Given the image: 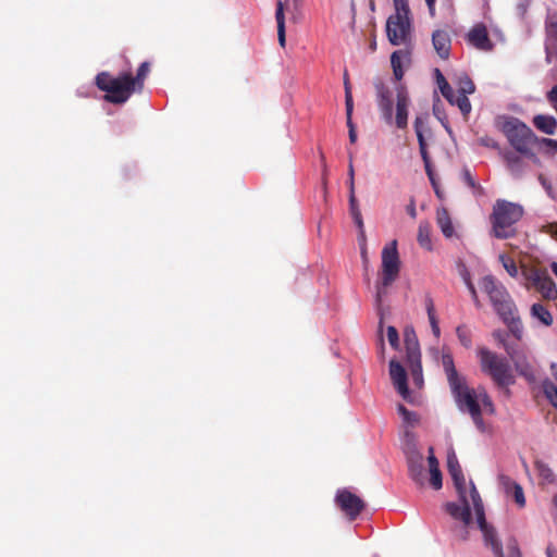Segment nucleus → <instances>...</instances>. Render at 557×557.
<instances>
[{"instance_id": "1", "label": "nucleus", "mask_w": 557, "mask_h": 557, "mask_svg": "<svg viewBox=\"0 0 557 557\" xmlns=\"http://www.w3.org/2000/svg\"><path fill=\"white\" fill-rule=\"evenodd\" d=\"M499 129L507 138L510 146L525 158L532 159L537 162L539 159L533 152V147L536 145L537 137L533 131L517 117H507L499 125Z\"/></svg>"}, {"instance_id": "2", "label": "nucleus", "mask_w": 557, "mask_h": 557, "mask_svg": "<svg viewBox=\"0 0 557 557\" xmlns=\"http://www.w3.org/2000/svg\"><path fill=\"white\" fill-rule=\"evenodd\" d=\"M522 215L523 208L520 205L497 200L491 215L493 235L499 239L513 237L517 233L516 223Z\"/></svg>"}, {"instance_id": "3", "label": "nucleus", "mask_w": 557, "mask_h": 557, "mask_svg": "<svg viewBox=\"0 0 557 557\" xmlns=\"http://www.w3.org/2000/svg\"><path fill=\"white\" fill-rule=\"evenodd\" d=\"M97 87L106 91L104 100L114 104L125 103L137 91L134 82L131 81V72L112 76L108 72H101L96 76Z\"/></svg>"}, {"instance_id": "4", "label": "nucleus", "mask_w": 557, "mask_h": 557, "mask_svg": "<svg viewBox=\"0 0 557 557\" xmlns=\"http://www.w3.org/2000/svg\"><path fill=\"white\" fill-rule=\"evenodd\" d=\"M481 370L488 374L493 382L505 389V394L509 396L508 386L515 383L511 368L506 358L491 351L485 347L478 349Z\"/></svg>"}, {"instance_id": "5", "label": "nucleus", "mask_w": 557, "mask_h": 557, "mask_svg": "<svg viewBox=\"0 0 557 557\" xmlns=\"http://www.w3.org/2000/svg\"><path fill=\"white\" fill-rule=\"evenodd\" d=\"M395 13L386 21V34L393 46L406 45L411 39V11L408 0H393Z\"/></svg>"}, {"instance_id": "6", "label": "nucleus", "mask_w": 557, "mask_h": 557, "mask_svg": "<svg viewBox=\"0 0 557 557\" xmlns=\"http://www.w3.org/2000/svg\"><path fill=\"white\" fill-rule=\"evenodd\" d=\"M481 288L487 294L495 311L505 323L515 322L516 306L503 284L494 276L486 275L481 281Z\"/></svg>"}, {"instance_id": "7", "label": "nucleus", "mask_w": 557, "mask_h": 557, "mask_svg": "<svg viewBox=\"0 0 557 557\" xmlns=\"http://www.w3.org/2000/svg\"><path fill=\"white\" fill-rule=\"evenodd\" d=\"M400 270V260L397 250V240H393L386 245L382 250V272L381 281L376 284V302L382 301L383 296L386 294V289L391 286L398 277Z\"/></svg>"}, {"instance_id": "8", "label": "nucleus", "mask_w": 557, "mask_h": 557, "mask_svg": "<svg viewBox=\"0 0 557 557\" xmlns=\"http://www.w3.org/2000/svg\"><path fill=\"white\" fill-rule=\"evenodd\" d=\"M449 387L460 410L471 413L481 409L479 392L470 388L466 383V379L457 382L456 386L450 385Z\"/></svg>"}, {"instance_id": "9", "label": "nucleus", "mask_w": 557, "mask_h": 557, "mask_svg": "<svg viewBox=\"0 0 557 557\" xmlns=\"http://www.w3.org/2000/svg\"><path fill=\"white\" fill-rule=\"evenodd\" d=\"M335 503L351 521L357 519L364 509L363 500L346 488L337 491Z\"/></svg>"}, {"instance_id": "10", "label": "nucleus", "mask_w": 557, "mask_h": 557, "mask_svg": "<svg viewBox=\"0 0 557 557\" xmlns=\"http://www.w3.org/2000/svg\"><path fill=\"white\" fill-rule=\"evenodd\" d=\"M376 91V101L382 114L383 120L387 124L393 123V100L392 91L382 81L377 79L374 83Z\"/></svg>"}, {"instance_id": "11", "label": "nucleus", "mask_w": 557, "mask_h": 557, "mask_svg": "<svg viewBox=\"0 0 557 557\" xmlns=\"http://www.w3.org/2000/svg\"><path fill=\"white\" fill-rule=\"evenodd\" d=\"M406 459L410 478L416 483L423 484L424 465L422 454L416 447H411L406 453Z\"/></svg>"}, {"instance_id": "12", "label": "nucleus", "mask_w": 557, "mask_h": 557, "mask_svg": "<svg viewBox=\"0 0 557 557\" xmlns=\"http://www.w3.org/2000/svg\"><path fill=\"white\" fill-rule=\"evenodd\" d=\"M467 40L471 46L482 51H491L494 47L492 40L490 39L487 28L482 23L474 25L469 30L467 34Z\"/></svg>"}, {"instance_id": "13", "label": "nucleus", "mask_w": 557, "mask_h": 557, "mask_svg": "<svg viewBox=\"0 0 557 557\" xmlns=\"http://www.w3.org/2000/svg\"><path fill=\"white\" fill-rule=\"evenodd\" d=\"M389 375L397 392L405 400H408L410 393L407 384V372L395 359L389 361Z\"/></svg>"}, {"instance_id": "14", "label": "nucleus", "mask_w": 557, "mask_h": 557, "mask_svg": "<svg viewBox=\"0 0 557 557\" xmlns=\"http://www.w3.org/2000/svg\"><path fill=\"white\" fill-rule=\"evenodd\" d=\"M410 104V99L407 90L399 86L397 88L396 95V115H395V124L398 128H406L408 125V108Z\"/></svg>"}, {"instance_id": "15", "label": "nucleus", "mask_w": 557, "mask_h": 557, "mask_svg": "<svg viewBox=\"0 0 557 557\" xmlns=\"http://www.w3.org/2000/svg\"><path fill=\"white\" fill-rule=\"evenodd\" d=\"M547 270L532 263L521 264V276L524 280V287L527 289H536L540 285L542 277L546 275Z\"/></svg>"}, {"instance_id": "16", "label": "nucleus", "mask_w": 557, "mask_h": 557, "mask_svg": "<svg viewBox=\"0 0 557 557\" xmlns=\"http://www.w3.org/2000/svg\"><path fill=\"white\" fill-rule=\"evenodd\" d=\"M461 505L456 503H446L445 510L446 512L454 518L455 520L461 521L465 525H469L472 519L470 504L468 498L465 500H460Z\"/></svg>"}, {"instance_id": "17", "label": "nucleus", "mask_w": 557, "mask_h": 557, "mask_svg": "<svg viewBox=\"0 0 557 557\" xmlns=\"http://www.w3.org/2000/svg\"><path fill=\"white\" fill-rule=\"evenodd\" d=\"M499 482L503 485L506 495L511 496L516 504L523 508L525 506V497L522 486L507 475H500Z\"/></svg>"}, {"instance_id": "18", "label": "nucleus", "mask_w": 557, "mask_h": 557, "mask_svg": "<svg viewBox=\"0 0 557 557\" xmlns=\"http://www.w3.org/2000/svg\"><path fill=\"white\" fill-rule=\"evenodd\" d=\"M432 44L440 58L444 60L448 59L450 53L451 40L449 34L446 30L436 29L435 32H433Z\"/></svg>"}, {"instance_id": "19", "label": "nucleus", "mask_w": 557, "mask_h": 557, "mask_svg": "<svg viewBox=\"0 0 557 557\" xmlns=\"http://www.w3.org/2000/svg\"><path fill=\"white\" fill-rule=\"evenodd\" d=\"M404 342L406 347L407 361L421 359L419 341L412 326L405 327Z\"/></svg>"}, {"instance_id": "20", "label": "nucleus", "mask_w": 557, "mask_h": 557, "mask_svg": "<svg viewBox=\"0 0 557 557\" xmlns=\"http://www.w3.org/2000/svg\"><path fill=\"white\" fill-rule=\"evenodd\" d=\"M500 156L511 174L520 176L523 173L525 169V162L523 160L524 156L520 154L516 150H500Z\"/></svg>"}, {"instance_id": "21", "label": "nucleus", "mask_w": 557, "mask_h": 557, "mask_svg": "<svg viewBox=\"0 0 557 557\" xmlns=\"http://www.w3.org/2000/svg\"><path fill=\"white\" fill-rule=\"evenodd\" d=\"M507 352L510 356V359L512 360L518 373L529 381H534L535 370L529 362L528 357L524 354H511L508 349Z\"/></svg>"}, {"instance_id": "22", "label": "nucleus", "mask_w": 557, "mask_h": 557, "mask_svg": "<svg viewBox=\"0 0 557 557\" xmlns=\"http://www.w3.org/2000/svg\"><path fill=\"white\" fill-rule=\"evenodd\" d=\"M442 366H443L444 372L446 374L449 386L450 385L456 386L457 382L465 379L463 376H461L458 373V371L455 367L454 357L449 350H447V351L443 350Z\"/></svg>"}, {"instance_id": "23", "label": "nucleus", "mask_w": 557, "mask_h": 557, "mask_svg": "<svg viewBox=\"0 0 557 557\" xmlns=\"http://www.w3.org/2000/svg\"><path fill=\"white\" fill-rule=\"evenodd\" d=\"M428 463H429V470H430V484L434 490L442 488L443 481H442V472L440 470V463L437 458L434 455V448L429 447V456H428Z\"/></svg>"}, {"instance_id": "24", "label": "nucleus", "mask_w": 557, "mask_h": 557, "mask_svg": "<svg viewBox=\"0 0 557 557\" xmlns=\"http://www.w3.org/2000/svg\"><path fill=\"white\" fill-rule=\"evenodd\" d=\"M470 484H471L470 497H471L473 508L475 511L478 525L480 529L486 528L490 524L485 520V513H484V507H483L482 499H481L480 494H479L478 490L475 488L474 484L472 482H470Z\"/></svg>"}, {"instance_id": "25", "label": "nucleus", "mask_w": 557, "mask_h": 557, "mask_svg": "<svg viewBox=\"0 0 557 557\" xmlns=\"http://www.w3.org/2000/svg\"><path fill=\"white\" fill-rule=\"evenodd\" d=\"M535 290L540 293L545 300L557 299V287L548 272L542 277V281Z\"/></svg>"}, {"instance_id": "26", "label": "nucleus", "mask_w": 557, "mask_h": 557, "mask_svg": "<svg viewBox=\"0 0 557 557\" xmlns=\"http://www.w3.org/2000/svg\"><path fill=\"white\" fill-rule=\"evenodd\" d=\"M534 126L541 132L553 135L557 128V121L552 115H536L533 119Z\"/></svg>"}, {"instance_id": "27", "label": "nucleus", "mask_w": 557, "mask_h": 557, "mask_svg": "<svg viewBox=\"0 0 557 557\" xmlns=\"http://www.w3.org/2000/svg\"><path fill=\"white\" fill-rule=\"evenodd\" d=\"M483 533L485 543L490 545L496 557H504L502 543L497 540L496 531L492 525L480 529Z\"/></svg>"}, {"instance_id": "28", "label": "nucleus", "mask_w": 557, "mask_h": 557, "mask_svg": "<svg viewBox=\"0 0 557 557\" xmlns=\"http://www.w3.org/2000/svg\"><path fill=\"white\" fill-rule=\"evenodd\" d=\"M410 53L406 50H396L391 55V64L396 81H400L404 76V70L401 67L403 60L409 61Z\"/></svg>"}, {"instance_id": "29", "label": "nucleus", "mask_w": 557, "mask_h": 557, "mask_svg": "<svg viewBox=\"0 0 557 557\" xmlns=\"http://www.w3.org/2000/svg\"><path fill=\"white\" fill-rule=\"evenodd\" d=\"M531 317L539 320L545 326H550L554 321L550 311L540 302L532 305Z\"/></svg>"}, {"instance_id": "30", "label": "nucleus", "mask_w": 557, "mask_h": 557, "mask_svg": "<svg viewBox=\"0 0 557 557\" xmlns=\"http://www.w3.org/2000/svg\"><path fill=\"white\" fill-rule=\"evenodd\" d=\"M436 221L441 231L445 237H451L454 234V227L448 211L445 208H441L436 212Z\"/></svg>"}, {"instance_id": "31", "label": "nucleus", "mask_w": 557, "mask_h": 557, "mask_svg": "<svg viewBox=\"0 0 557 557\" xmlns=\"http://www.w3.org/2000/svg\"><path fill=\"white\" fill-rule=\"evenodd\" d=\"M417 240L422 248L432 249L431 224L428 221H421L418 227Z\"/></svg>"}, {"instance_id": "32", "label": "nucleus", "mask_w": 557, "mask_h": 557, "mask_svg": "<svg viewBox=\"0 0 557 557\" xmlns=\"http://www.w3.org/2000/svg\"><path fill=\"white\" fill-rule=\"evenodd\" d=\"M275 20L277 24V37L281 47L285 46L286 37H285V16H284V8L282 1H277L276 3V12Z\"/></svg>"}, {"instance_id": "33", "label": "nucleus", "mask_w": 557, "mask_h": 557, "mask_svg": "<svg viewBox=\"0 0 557 557\" xmlns=\"http://www.w3.org/2000/svg\"><path fill=\"white\" fill-rule=\"evenodd\" d=\"M434 75H435V79H436L438 89L441 90V94L447 101H451L454 99V89L448 84L445 76L442 74V72L438 69L434 70Z\"/></svg>"}, {"instance_id": "34", "label": "nucleus", "mask_w": 557, "mask_h": 557, "mask_svg": "<svg viewBox=\"0 0 557 557\" xmlns=\"http://www.w3.org/2000/svg\"><path fill=\"white\" fill-rule=\"evenodd\" d=\"M448 102L453 106H457L466 119L471 112L472 107L467 94H459L454 91V99Z\"/></svg>"}, {"instance_id": "35", "label": "nucleus", "mask_w": 557, "mask_h": 557, "mask_svg": "<svg viewBox=\"0 0 557 557\" xmlns=\"http://www.w3.org/2000/svg\"><path fill=\"white\" fill-rule=\"evenodd\" d=\"M349 211H350V214H351L355 223L357 224L358 228L360 230L361 236L364 237L362 214L359 209V205H358L356 195H349Z\"/></svg>"}, {"instance_id": "36", "label": "nucleus", "mask_w": 557, "mask_h": 557, "mask_svg": "<svg viewBox=\"0 0 557 557\" xmlns=\"http://www.w3.org/2000/svg\"><path fill=\"white\" fill-rule=\"evenodd\" d=\"M149 72H150V63L143 62L137 70L136 76L134 77L131 74V81L134 82V87L136 88V90L138 92H140L143 90L144 82H145L146 77L148 76Z\"/></svg>"}, {"instance_id": "37", "label": "nucleus", "mask_w": 557, "mask_h": 557, "mask_svg": "<svg viewBox=\"0 0 557 557\" xmlns=\"http://www.w3.org/2000/svg\"><path fill=\"white\" fill-rule=\"evenodd\" d=\"M457 92L471 95L475 91V85L468 74L461 73L456 81Z\"/></svg>"}, {"instance_id": "38", "label": "nucleus", "mask_w": 557, "mask_h": 557, "mask_svg": "<svg viewBox=\"0 0 557 557\" xmlns=\"http://www.w3.org/2000/svg\"><path fill=\"white\" fill-rule=\"evenodd\" d=\"M407 364L410 369L413 384L418 388H421L423 385V373H422L421 359L409 360V361H407Z\"/></svg>"}, {"instance_id": "39", "label": "nucleus", "mask_w": 557, "mask_h": 557, "mask_svg": "<svg viewBox=\"0 0 557 557\" xmlns=\"http://www.w3.org/2000/svg\"><path fill=\"white\" fill-rule=\"evenodd\" d=\"M499 261L502 262L504 269L511 277L517 278L519 274H521V265L518 267L516 261L511 257L500 255Z\"/></svg>"}, {"instance_id": "40", "label": "nucleus", "mask_w": 557, "mask_h": 557, "mask_svg": "<svg viewBox=\"0 0 557 557\" xmlns=\"http://www.w3.org/2000/svg\"><path fill=\"white\" fill-rule=\"evenodd\" d=\"M537 473L543 483L552 484L555 482V474L553 470L544 462L537 461L535 463Z\"/></svg>"}, {"instance_id": "41", "label": "nucleus", "mask_w": 557, "mask_h": 557, "mask_svg": "<svg viewBox=\"0 0 557 557\" xmlns=\"http://www.w3.org/2000/svg\"><path fill=\"white\" fill-rule=\"evenodd\" d=\"M542 389L548 401L557 409V386L549 380H545Z\"/></svg>"}, {"instance_id": "42", "label": "nucleus", "mask_w": 557, "mask_h": 557, "mask_svg": "<svg viewBox=\"0 0 557 557\" xmlns=\"http://www.w3.org/2000/svg\"><path fill=\"white\" fill-rule=\"evenodd\" d=\"M454 482V485L457 490L458 496L460 500H465L467 496V487H466V479L463 472L455 473L450 475Z\"/></svg>"}, {"instance_id": "43", "label": "nucleus", "mask_w": 557, "mask_h": 557, "mask_svg": "<svg viewBox=\"0 0 557 557\" xmlns=\"http://www.w3.org/2000/svg\"><path fill=\"white\" fill-rule=\"evenodd\" d=\"M456 335H457L460 344L465 348H470L472 346V335H471L470 330L466 325L457 326Z\"/></svg>"}, {"instance_id": "44", "label": "nucleus", "mask_w": 557, "mask_h": 557, "mask_svg": "<svg viewBox=\"0 0 557 557\" xmlns=\"http://www.w3.org/2000/svg\"><path fill=\"white\" fill-rule=\"evenodd\" d=\"M447 470L449 475L462 472L461 466L454 449H450L447 454Z\"/></svg>"}, {"instance_id": "45", "label": "nucleus", "mask_w": 557, "mask_h": 557, "mask_svg": "<svg viewBox=\"0 0 557 557\" xmlns=\"http://www.w3.org/2000/svg\"><path fill=\"white\" fill-rule=\"evenodd\" d=\"M418 143H419V149H420V153H421L422 160L425 165L426 173H428V175H430V157H429V153L426 150V143H425L423 134H419Z\"/></svg>"}, {"instance_id": "46", "label": "nucleus", "mask_w": 557, "mask_h": 557, "mask_svg": "<svg viewBox=\"0 0 557 557\" xmlns=\"http://www.w3.org/2000/svg\"><path fill=\"white\" fill-rule=\"evenodd\" d=\"M398 412L403 417L404 421L410 425H413L419 420L418 414L409 411L404 405H398Z\"/></svg>"}, {"instance_id": "47", "label": "nucleus", "mask_w": 557, "mask_h": 557, "mask_svg": "<svg viewBox=\"0 0 557 557\" xmlns=\"http://www.w3.org/2000/svg\"><path fill=\"white\" fill-rule=\"evenodd\" d=\"M386 335H387V339H388V343L392 346V348L398 349L399 348V335H398V331L396 330V327L388 326L386 330Z\"/></svg>"}, {"instance_id": "48", "label": "nucleus", "mask_w": 557, "mask_h": 557, "mask_svg": "<svg viewBox=\"0 0 557 557\" xmlns=\"http://www.w3.org/2000/svg\"><path fill=\"white\" fill-rule=\"evenodd\" d=\"M346 123L348 131L349 129H356V126L352 122V110H354V100L352 98L348 97V101H346Z\"/></svg>"}, {"instance_id": "49", "label": "nucleus", "mask_w": 557, "mask_h": 557, "mask_svg": "<svg viewBox=\"0 0 557 557\" xmlns=\"http://www.w3.org/2000/svg\"><path fill=\"white\" fill-rule=\"evenodd\" d=\"M480 401L482 403L484 408L488 410L490 413L494 412V404L484 389L479 392V403Z\"/></svg>"}, {"instance_id": "50", "label": "nucleus", "mask_w": 557, "mask_h": 557, "mask_svg": "<svg viewBox=\"0 0 557 557\" xmlns=\"http://www.w3.org/2000/svg\"><path fill=\"white\" fill-rule=\"evenodd\" d=\"M479 144L481 146H484L487 148L496 149L500 153L502 149H500L498 143L493 137L483 136V137L479 138Z\"/></svg>"}, {"instance_id": "51", "label": "nucleus", "mask_w": 557, "mask_h": 557, "mask_svg": "<svg viewBox=\"0 0 557 557\" xmlns=\"http://www.w3.org/2000/svg\"><path fill=\"white\" fill-rule=\"evenodd\" d=\"M470 416H471L474 424L476 425V428L483 432L485 430V424H484V421L482 418V410L479 409V410H476V412H471Z\"/></svg>"}, {"instance_id": "52", "label": "nucleus", "mask_w": 557, "mask_h": 557, "mask_svg": "<svg viewBox=\"0 0 557 557\" xmlns=\"http://www.w3.org/2000/svg\"><path fill=\"white\" fill-rule=\"evenodd\" d=\"M424 304H425L428 318L436 317L434 301L430 295L425 296Z\"/></svg>"}, {"instance_id": "53", "label": "nucleus", "mask_w": 557, "mask_h": 557, "mask_svg": "<svg viewBox=\"0 0 557 557\" xmlns=\"http://www.w3.org/2000/svg\"><path fill=\"white\" fill-rule=\"evenodd\" d=\"M547 100L557 113V85L547 92Z\"/></svg>"}, {"instance_id": "54", "label": "nucleus", "mask_w": 557, "mask_h": 557, "mask_svg": "<svg viewBox=\"0 0 557 557\" xmlns=\"http://www.w3.org/2000/svg\"><path fill=\"white\" fill-rule=\"evenodd\" d=\"M430 325L432 327V332L436 338L441 336V330L438 326V320L436 317L429 318Z\"/></svg>"}, {"instance_id": "55", "label": "nucleus", "mask_w": 557, "mask_h": 557, "mask_svg": "<svg viewBox=\"0 0 557 557\" xmlns=\"http://www.w3.org/2000/svg\"><path fill=\"white\" fill-rule=\"evenodd\" d=\"M344 87H345V102L348 101V97L352 98L351 87L347 72L344 74Z\"/></svg>"}, {"instance_id": "56", "label": "nucleus", "mask_w": 557, "mask_h": 557, "mask_svg": "<svg viewBox=\"0 0 557 557\" xmlns=\"http://www.w3.org/2000/svg\"><path fill=\"white\" fill-rule=\"evenodd\" d=\"M467 286H468V289L472 296V299L474 301V304L476 305V307L480 306V301H479V298H478V293H476V289L474 287V285L472 284V282L470 280L467 281Z\"/></svg>"}, {"instance_id": "57", "label": "nucleus", "mask_w": 557, "mask_h": 557, "mask_svg": "<svg viewBox=\"0 0 557 557\" xmlns=\"http://www.w3.org/2000/svg\"><path fill=\"white\" fill-rule=\"evenodd\" d=\"M423 120L420 116H417L414 120V131L417 134V138L419 137V134H423Z\"/></svg>"}, {"instance_id": "58", "label": "nucleus", "mask_w": 557, "mask_h": 557, "mask_svg": "<svg viewBox=\"0 0 557 557\" xmlns=\"http://www.w3.org/2000/svg\"><path fill=\"white\" fill-rule=\"evenodd\" d=\"M425 3L428 7L430 16L434 17L436 15V9H435L436 0H425Z\"/></svg>"}, {"instance_id": "59", "label": "nucleus", "mask_w": 557, "mask_h": 557, "mask_svg": "<svg viewBox=\"0 0 557 557\" xmlns=\"http://www.w3.org/2000/svg\"><path fill=\"white\" fill-rule=\"evenodd\" d=\"M407 212L408 214L411 216V218H416L417 215V211H416V206H414V202L411 201V203L407 207Z\"/></svg>"}, {"instance_id": "60", "label": "nucleus", "mask_w": 557, "mask_h": 557, "mask_svg": "<svg viewBox=\"0 0 557 557\" xmlns=\"http://www.w3.org/2000/svg\"><path fill=\"white\" fill-rule=\"evenodd\" d=\"M539 180L541 181L542 185L544 186V188L547 190L548 194H550L552 191V185L549 183H547V181L544 178L543 175H540L539 176Z\"/></svg>"}, {"instance_id": "61", "label": "nucleus", "mask_w": 557, "mask_h": 557, "mask_svg": "<svg viewBox=\"0 0 557 557\" xmlns=\"http://www.w3.org/2000/svg\"><path fill=\"white\" fill-rule=\"evenodd\" d=\"M546 555L547 557H557V550L552 545H548L546 548Z\"/></svg>"}, {"instance_id": "62", "label": "nucleus", "mask_w": 557, "mask_h": 557, "mask_svg": "<svg viewBox=\"0 0 557 557\" xmlns=\"http://www.w3.org/2000/svg\"><path fill=\"white\" fill-rule=\"evenodd\" d=\"M543 141H544L547 146H549V147L554 148L555 150H557V140L549 139V138H544V139H543Z\"/></svg>"}, {"instance_id": "63", "label": "nucleus", "mask_w": 557, "mask_h": 557, "mask_svg": "<svg viewBox=\"0 0 557 557\" xmlns=\"http://www.w3.org/2000/svg\"><path fill=\"white\" fill-rule=\"evenodd\" d=\"M348 136H349V141L351 144H355L356 140H357V133H356V129H349L348 131Z\"/></svg>"}, {"instance_id": "64", "label": "nucleus", "mask_w": 557, "mask_h": 557, "mask_svg": "<svg viewBox=\"0 0 557 557\" xmlns=\"http://www.w3.org/2000/svg\"><path fill=\"white\" fill-rule=\"evenodd\" d=\"M547 232L557 235V224H549L547 225Z\"/></svg>"}]
</instances>
